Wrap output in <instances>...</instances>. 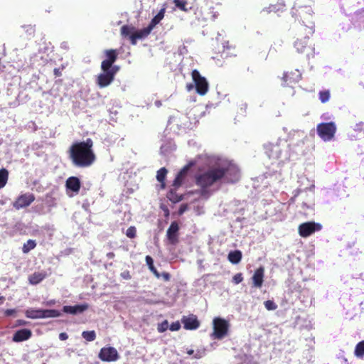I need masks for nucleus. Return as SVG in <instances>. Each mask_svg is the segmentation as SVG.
Here are the masks:
<instances>
[{"instance_id": "nucleus-1", "label": "nucleus", "mask_w": 364, "mask_h": 364, "mask_svg": "<svg viewBox=\"0 0 364 364\" xmlns=\"http://www.w3.org/2000/svg\"><path fill=\"white\" fill-rule=\"evenodd\" d=\"M240 179L238 167L231 163L217 164L196 176V184L204 191L213 184L223 182L235 183Z\"/></svg>"}, {"instance_id": "nucleus-2", "label": "nucleus", "mask_w": 364, "mask_h": 364, "mask_svg": "<svg viewBox=\"0 0 364 364\" xmlns=\"http://www.w3.org/2000/svg\"><path fill=\"white\" fill-rule=\"evenodd\" d=\"M93 145L94 142L90 138L85 141L74 142L68 151L73 164L80 168L92 166L96 161Z\"/></svg>"}, {"instance_id": "nucleus-3", "label": "nucleus", "mask_w": 364, "mask_h": 364, "mask_svg": "<svg viewBox=\"0 0 364 364\" xmlns=\"http://www.w3.org/2000/svg\"><path fill=\"white\" fill-rule=\"evenodd\" d=\"M213 332L211 336L214 339L220 340L228 335L230 324L224 318L216 317L213 319Z\"/></svg>"}, {"instance_id": "nucleus-4", "label": "nucleus", "mask_w": 364, "mask_h": 364, "mask_svg": "<svg viewBox=\"0 0 364 364\" xmlns=\"http://www.w3.org/2000/svg\"><path fill=\"white\" fill-rule=\"evenodd\" d=\"M318 135L323 141L331 140L335 135L336 132V127L334 122H323L320 123L316 127Z\"/></svg>"}, {"instance_id": "nucleus-5", "label": "nucleus", "mask_w": 364, "mask_h": 364, "mask_svg": "<svg viewBox=\"0 0 364 364\" xmlns=\"http://www.w3.org/2000/svg\"><path fill=\"white\" fill-rule=\"evenodd\" d=\"M119 70V67L114 65L112 69L102 70L103 73L97 76V83L98 86L103 88L109 85L113 82L114 76Z\"/></svg>"}, {"instance_id": "nucleus-6", "label": "nucleus", "mask_w": 364, "mask_h": 364, "mask_svg": "<svg viewBox=\"0 0 364 364\" xmlns=\"http://www.w3.org/2000/svg\"><path fill=\"white\" fill-rule=\"evenodd\" d=\"M191 75L195 83L196 92L200 95H205L209 88L208 82L206 79L203 77L197 70H193Z\"/></svg>"}, {"instance_id": "nucleus-7", "label": "nucleus", "mask_w": 364, "mask_h": 364, "mask_svg": "<svg viewBox=\"0 0 364 364\" xmlns=\"http://www.w3.org/2000/svg\"><path fill=\"white\" fill-rule=\"evenodd\" d=\"M322 225L314 221L306 222L300 224L298 232L301 237H308L316 232L320 231Z\"/></svg>"}, {"instance_id": "nucleus-8", "label": "nucleus", "mask_w": 364, "mask_h": 364, "mask_svg": "<svg viewBox=\"0 0 364 364\" xmlns=\"http://www.w3.org/2000/svg\"><path fill=\"white\" fill-rule=\"evenodd\" d=\"M105 59L101 63L102 70H107L112 69L114 65V63L118 57V52L115 49H108L104 51Z\"/></svg>"}, {"instance_id": "nucleus-9", "label": "nucleus", "mask_w": 364, "mask_h": 364, "mask_svg": "<svg viewBox=\"0 0 364 364\" xmlns=\"http://www.w3.org/2000/svg\"><path fill=\"white\" fill-rule=\"evenodd\" d=\"M311 18V15L309 14L306 18L307 23H305L304 21H302V23H300L298 28L299 37H306V38L309 39V37L313 35L314 33V23Z\"/></svg>"}, {"instance_id": "nucleus-10", "label": "nucleus", "mask_w": 364, "mask_h": 364, "mask_svg": "<svg viewBox=\"0 0 364 364\" xmlns=\"http://www.w3.org/2000/svg\"><path fill=\"white\" fill-rule=\"evenodd\" d=\"M36 198L34 194L31 193H26L21 194L17 197L16 200L13 203V207L16 210H20L21 208L29 206L34 200Z\"/></svg>"}, {"instance_id": "nucleus-11", "label": "nucleus", "mask_w": 364, "mask_h": 364, "mask_svg": "<svg viewBox=\"0 0 364 364\" xmlns=\"http://www.w3.org/2000/svg\"><path fill=\"white\" fill-rule=\"evenodd\" d=\"M301 79V73L299 70L296 69L287 71L284 73L282 77L283 85L285 87H293V85L299 82Z\"/></svg>"}, {"instance_id": "nucleus-12", "label": "nucleus", "mask_w": 364, "mask_h": 364, "mask_svg": "<svg viewBox=\"0 0 364 364\" xmlns=\"http://www.w3.org/2000/svg\"><path fill=\"white\" fill-rule=\"evenodd\" d=\"M294 48L299 53L309 55L314 50L309 39L306 37H298L294 43Z\"/></svg>"}, {"instance_id": "nucleus-13", "label": "nucleus", "mask_w": 364, "mask_h": 364, "mask_svg": "<svg viewBox=\"0 0 364 364\" xmlns=\"http://www.w3.org/2000/svg\"><path fill=\"white\" fill-rule=\"evenodd\" d=\"M99 358L102 361L112 362L118 360L119 354L113 347L102 348L100 351Z\"/></svg>"}, {"instance_id": "nucleus-14", "label": "nucleus", "mask_w": 364, "mask_h": 364, "mask_svg": "<svg viewBox=\"0 0 364 364\" xmlns=\"http://www.w3.org/2000/svg\"><path fill=\"white\" fill-rule=\"evenodd\" d=\"M178 223L173 221L166 232V237L171 245H175L178 242Z\"/></svg>"}, {"instance_id": "nucleus-15", "label": "nucleus", "mask_w": 364, "mask_h": 364, "mask_svg": "<svg viewBox=\"0 0 364 364\" xmlns=\"http://www.w3.org/2000/svg\"><path fill=\"white\" fill-rule=\"evenodd\" d=\"M194 165L193 162H190L187 165H186L184 167H183L180 171L177 173L175 179L173 181L172 186L174 187H180L185 178H186V176L188 174V171Z\"/></svg>"}, {"instance_id": "nucleus-16", "label": "nucleus", "mask_w": 364, "mask_h": 364, "mask_svg": "<svg viewBox=\"0 0 364 364\" xmlns=\"http://www.w3.org/2000/svg\"><path fill=\"white\" fill-rule=\"evenodd\" d=\"M32 336L30 329L23 328L17 331L13 336V341L18 343L28 340Z\"/></svg>"}, {"instance_id": "nucleus-17", "label": "nucleus", "mask_w": 364, "mask_h": 364, "mask_svg": "<svg viewBox=\"0 0 364 364\" xmlns=\"http://www.w3.org/2000/svg\"><path fill=\"white\" fill-rule=\"evenodd\" d=\"M65 187L67 190H70L75 193H78L81 187L80 181L76 176H70L66 180Z\"/></svg>"}, {"instance_id": "nucleus-18", "label": "nucleus", "mask_w": 364, "mask_h": 364, "mask_svg": "<svg viewBox=\"0 0 364 364\" xmlns=\"http://www.w3.org/2000/svg\"><path fill=\"white\" fill-rule=\"evenodd\" d=\"M184 328L187 330L197 329L200 326V322L196 316L192 315L188 317H183L182 319Z\"/></svg>"}, {"instance_id": "nucleus-19", "label": "nucleus", "mask_w": 364, "mask_h": 364, "mask_svg": "<svg viewBox=\"0 0 364 364\" xmlns=\"http://www.w3.org/2000/svg\"><path fill=\"white\" fill-rule=\"evenodd\" d=\"M264 269L260 267L257 268L252 277L253 287L256 288H260L262 286L264 281Z\"/></svg>"}, {"instance_id": "nucleus-20", "label": "nucleus", "mask_w": 364, "mask_h": 364, "mask_svg": "<svg viewBox=\"0 0 364 364\" xmlns=\"http://www.w3.org/2000/svg\"><path fill=\"white\" fill-rule=\"evenodd\" d=\"M88 309V304H84L75 306H64L63 308V312L70 314H81Z\"/></svg>"}, {"instance_id": "nucleus-21", "label": "nucleus", "mask_w": 364, "mask_h": 364, "mask_svg": "<svg viewBox=\"0 0 364 364\" xmlns=\"http://www.w3.org/2000/svg\"><path fill=\"white\" fill-rule=\"evenodd\" d=\"M154 28L151 26H148L143 29L135 31L134 34L132 36V44L136 45L137 40L147 37Z\"/></svg>"}, {"instance_id": "nucleus-22", "label": "nucleus", "mask_w": 364, "mask_h": 364, "mask_svg": "<svg viewBox=\"0 0 364 364\" xmlns=\"http://www.w3.org/2000/svg\"><path fill=\"white\" fill-rule=\"evenodd\" d=\"M178 188L179 187H174L171 186V189L167 193V198L168 200L174 203H178L183 199V195L177 193Z\"/></svg>"}, {"instance_id": "nucleus-23", "label": "nucleus", "mask_w": 364, "mask_h": 364, "mask_svg": "<svg viewBox=\"0 0 364 364\" xmlns=\"http://www.w3.org/2000/svg\"><path fill=\"white\" fill-rule=\"evenodd\" d=\"M47 274L44 272H37L31 274L28 277L29 283L33 285L39 284L42 282L46 277Z\"/></svg>"}, {"instance_id": "nucleus-24", "label": "nucleus", "mask_w": 364, "mask_h": 364, "mask_svg": "<svg viewBox=\"0 0 364 364\" xmlns=\"http://www.w3.org/2000/svg\"><path fill=\"white\" fill-rule=\"evenodd\" d=\"M135 33V28L129 25H124L121 28V35L124 38H128L132 43V36Z\"/></svg>"}, {"instance_id": "nucleus-25", "label": "nucleus", "mask_w": 364, "mask_h": 364, "mask_svg": "<svg viewBox=\"0 0 364 364\" xmlns=\"http://www.w3.org/2000/svg\"><path fill=\"white\" fill-rule=\"evenodd\" d=\"M242 252L240 250L230 251L228 255V260L232 264H238L242 259Z\"/></svg>"}, {"instance_id": "nucleus-26", "label": "nucleus", "mask_w": 364, "mask_h": 364, "mask_svg": "<svg viewBox=\"0 0 364 364\" xmlns=\"http://www.w3.org/2000/svg\"><path fill=\"white\" fill-rule=\"evenodd\" d=\"M167 173V169L165 167H162L157 171L156 173V179L159 182L161 183V187L162 189L165 188L166 187L165 180Z\"/></svg>"}, {"instance_id": "nucleus-27", "label": "nucleus", "mask_w": 364, "mask_h": 364, "mask_svg": "<svg viewBox=\"0 0 364 364\" xmlns=\"http://www.w3.org/2000/svg\"><path fill=\"white\" fill-rule=\"evenodd\" d=\"M42 309H34L32 308L25 311V316L31 319L41 318Z\"/></svg>"}, {"instance_id": "nucleus-28", "label": "nucleus", "mask_w": 364, "mask_h": 364, "mask_svg": "<svg viewBox=\"0 0 364 364\" xmlns=\"http://www.w3.org/2000/svg\"><path fill=\"white\" fill-rule=\"evenodd\" d=\"M166 11V8L163 7L159 11V13L151 19L149 23V26H151L153 28L164 18V14Z\"/></svg>"}, {"instance_id": "nucleus-29", "label": "nucleus", "mask_w": 364, "mask_h": 364, "mask_svg": "<svg viewBox=\"0 0 364 364\" xmlns=\"http://www.w3.org/2000/svg\"><path fill=\"white\" fill-rule=\"evenodd\" d=\"M60 315V312L56 309H42L41 318H55Z\"/></svg>"}, {"instance_id": "nucleus-30", "label": "nucleus", "mask_w": 364, "mask_h": 364, "mask_svg": "<svg viewBox=\"0 0 364 364\" xmlns=\"http://www.w3.org/2000/svg\"><path fill=\"white\" fill-rule=\"evenodd\" d=\"M145 260H146V263L148 265L150 271L154 274V276L156 278H158V279L160 278L161 274L155 268V267L154 265V260H153L152 257L149 255H147V256H146Z\"/></svg>"}, {"instance_id": "nucleus-31", "label": "nucleus", "mask_w": 364, "mask_h": 364, "mask_svg": "<svg viewBox=\"0 0 364 364\" xmlns=\"http://www.w3.org/2000/svg\"><path fill=\"white\" fill-rule=\"evenodd\" d=\"M9 179V171L7 169L2 168L0 169V189L4 188L7 183Z\"/></svg>"}, {"instance_id": "nucleus-32", "label": "nucleus", "mask_w": 364, "mask_h": 364, "mask_svg": "<svg viewBox=\"0 0 364 364\" xmlns=\"http://www.w3.org/2000/svg\"><path fill=\"white\" fill-rule=\"evenodd\" d=\"M354 354L357 358H362L364 356V341L358 342L354 350Z\"/></svg>"}, {"instance_id": "nucleus-33", "label": "nucleus", "mask_w": 364, "mask_h": 364, "mask_svg": "<svg viewBox=\"0 0 364 364\" xmlns=\"http://www.w3.org/2000/svg\"><path fill=\"white\" fill-rule=\"evenodd\" d=\"M36 246V242L33 240H28L26 243L23 244L22 247V252L24 254L28 253L31 250H33Z\"/></svg>"}, {"instance_id": "nucleus-34", "label": "nucleus", "mask_w": 364, "mask_h": 364, "mask_svg": "<svg viewBox=\"0 0 364 364\" xmlns=\"http://www.w3.org/2000/svg\"><path fill=\"white\" fill-rule=\"evenodd\" d=\"M82 338L88 342L93 341L96 338L95 331H85L82 333Z\"/></svg>"}, {"instance_id": "nucleus-35", "label": "nucleus", "mask_w": 364, "mask_h": 364, "mask_svg": "<svg viewBox=\"0 0 364 364\" xmlns=\"http://www.w3.org/2000/svg\"><path fill=\"white\" fill-rule=\"evenodd\" d=\"M173 3L178 9L183 11H187L188 9L186 7L187 2L183 0H173Z\"/></svg>"}, {"instance_id": "nucleus-36", "label": "nucleus", "mask_w": 364, "mask_h": 364, "mask_svg": "<svg viewBox=\"0 0 364 364\" xmlns=\"http://www.w3.org/2000/svg\"><path fill=\"white\" fill-rule=\"evenodd\" d=\"M330 99V92L328 90H322L319 92V100L322 103L328 102Z\"/></svg>"}, {"instance_id": "nucleus-37", "label": "nucleus", "mask_w": 364, "mask_h": 364, "mask_svg": "<svg viewBox=\"0 0 364 364\" xmlns=\"http://www.w3.org/2000/svg\"><path fill=\"white\" fill-rule=\"evenodd\" d=\"M127 237L133 239L136 237V229L134 226H130L126 231Z\"/></svg>"}, {"instance_id": "nucleus-38", "label": "nucleus", "mask_w": 364, "mask_h": 364, "mask_svg": "<svg viewBox=\"0 0 364 364\" xmlns=\"http://www.w3.org/2000/svg\"><path fill=\"white\" fill-rule=\"evenodd\" d=\"M285 8V5L284 4L271 5L269 7L270 12H278L279 11H282Z\"/></svg>"}, {"instance_id": "nucleus-39", "label": "nucleus", "mask_w": 364, "mask_h": 364, "mask_svg": "<svg viewBox=\"0 0 364 364\" xmlns=\"http://www.w3.org/2000/svg\"><path fill=\"white\" fill-rule=\"evenodd\" d=\"M265 308L269 311L275 310L277 308V305L272 300H267L264 302Z\"/></svg>"}, {"instance_id": "nucleus-40", "label": "nucleus", "mask_w": 364, "mask_h": 364, "mask_svg": "<svg viewBox=\"0 0 364 364\" xmlns=\"http://www.w3.org/2000/svg\"><path fill=\"white\" fill-rule=\"evenodd\" d=\"M168 328V322L167 320H164L161 323L158 324L157 330L159 333L166 331Z\"/></svg>"}, {"instance_id": "nucleus-41", "label": "nucleus", "mask_w": 364, "mask_h": 364, "mask_svg": "<svg viewBox=\"0 0 364 364\" xmlns=\"http://www.w3.org/2000/svg\"><path fill=\"white\" fill-rule=\"evenodd\" d=\"M243 280V277H242V273H237L236 274H235L232 277V282L235 284H240V282H242Z\"/></svg>"}, {"instance_id": "nucleus-42", "label": "nucleus", "mask_w": 364, "mask_h": 364, "mask_svg": "<svg viewBox=\"0 0 364 364\" xmlns=\"http://www.w3.org/2000/svg\"><path fill=\"white\" fill-rule=\"evenodd\" d=\"M180 328H181V324L178 321L172 323L169 326V329L171 331H178Z\"/></svg>"}, {"instance_id": "nucleus-43", "label": "nucleus", "mask_w": 364, "mask_h": 364, "mask_svg": "<svg viewBox=\"0 0 364 364\" xmlns=\"http://www.w3.org/2000/svg\"><path fill=\"white\" fill-rule=\"evenodd\" d=\"M120 275H121L122 278H123L124 279L128 280L132 278L130 272L128 270L124 271L123 272L121 273Z\"/></svg>"}, {"instance_id": "nucleus-44", "label": "nucleus", "mask_w": 364, "mask_h": 364, "mask_svg": "<svg viewBox=\"0 0 364 364\" xmlns=\"http://www.w3.org/2000/svg\"><path fill=\"white\" fill-rule=\"evenodd\" d=\"M161 277H163V279H164L165 281H166V282L169 281V280H170V279H171V275H170V274H169V273H168V272H163L162 274H161Z\"/></svg>"}, {"instance_id": "nucleus-45", "label": "nucleus", "mask_w": 364, "mask_h": 364, "mask_svg": "<svg viewBox=\"0 0 364 364\" xmlns=\"http://www.w3.org/2000/svg\"><path fill=\"white\" fill-rule=\"evenodd\" d=\"M16 313V310L15 309H6L4 312L5 315L6 316H12L13 314H14Z\"/></svg>"}, {"instance_id": "nucleus-46", "label": "nucleus", "mask_w": 364, "mask_h": 364, "mask_svg": "<svg viewBox=\"0 0 364 364\" xmlns=\"http://www.w3.org/2000/svg\"><path fill=\"white\" fill-rule=\"evenodd\" d=\"M59 338L61 341H65L68 338V335L65 332L60 333L59 334Z\"/></svg>"}, {"instance_id": "nucleus-47", "label": "nucleus", "mask_w": 364, "mask_h": 364, "mask_svg": "<svg viewBox=\"0 0 364 364\" xmlns=\"http://www.w3.org/2000/svg\"><path fill=\"white\" fill-rule=\"evenodd\" d=\"M53 73H54V75L55 77H60L61 76V71L60 70L59 68H55L54 70H53Z\"/></svg>"}, {"instance_id": "nucleus-48", "label": "nucleus", "mask_w": 364, "mask_h": 364, "mask_svg": "<svg viewBox=\"0 0 364 364\" xmlns=\"http://www.w3.org/2000/svg\"><path fill=\"white\" fill-rule=\"evenodd\" d=\"M16 322L18 326H25L28 323L27 321L22 320V319H18L16 321Z\"/></svg>"}, {"instance_id": "nucleus-49", "label": "nucleus", "mask_w": 364, "mask_h": 364, "mask_svg": "<svg viewBox=\"0 0 364 364\" xmlns=\"http://www.w3.org/2000/svg\"><path fill=\"white\" fill-rule=\"evenodd\" d=\"M115 257V255L114 252H110L107 254V257L109 259H113Z\"/></svg>"}, {"instance_id": "nucleus-50", "label": "nucleus", "mask_w": 364, "mask_h": 364, "mask_svg": "<svg viewBox=\"0 0 364 364\" xmlns=\"http://www.w3.org/2000/svg\"><path fill=\"white\" fill-rule=\"evenodd\" d=\"M186 209V205H181L180 209H179V214H182Z\"/></svg>"}, {"instance_id": "nucleus-51", "label": "nucleus", "mask_w": 364, "mask_h": 364, "mask_svg": "<svg viewBox=\"0 0 364 364\" xmlns=\"http://www.w3.org/2000/svg\"><path fill=\"white\" fill-rule=\"evenodd\" d=\"M193 87V85L192 84H188L186 85V88L188 91L191 90Z\"/></svg>"}, {"instance_id": "nucleus-52", "label": "nucleus", "mask_w": 364, "mask_h": 364, "mask_svg": "<svg viewBox=\"0 0 364 364\" xmlns=\"http://www.w3.org/2000/svg\"><path fill=\"white\" fill-rule=\"evenodd\" d=\"M164 211H165V216H166V217L168 216L169 215V210H168V209L167 208H166L164 209Z\"/></svg>"}, {"instance_id": "nucleus-53", "label": "nucleus", "mask_w": 364, "mask_h": 364, "mask_svg": "<svg viewBox=\"0 0 364 364\" xmlns=\"http://www.w3.org/2000/svg\"><path fill=\"white\" fill-rule=\"evenodd\" d=\"M193 353H194V350H192V349L188 350L187 351V353H188V355H193Z\"/></svg>"}, {"instance_id": "nucleus-54", "label": "nucleus", "mask_w": 364, "mask_h": 364, "mask_svg": "<svg viewBox=\"0 0 364 364\" xmlns=\"http://www.w3.org/2000/svg\"><path fill=\"white\" fill-rule=\"evenodd\" d=\"M4 299V296H0V300L3 301Z\"/></svg>"}]
</instances>
